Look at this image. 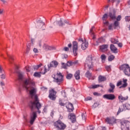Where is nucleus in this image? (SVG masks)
Listing matches in <instances>:
<instances>
[{"mask_svg":"<svg viewBox=\"0 0 130 130\" xmlns=\"http://www.w3.org/2000/svg\"><path fill=\"white\" fill-rule=\"evenodd\" d=\"M100 50L103 52H105L108 50V46L107 45H103L100 46Z\"/></svg>","mask_w":130,"mask_h":130,"instance_id":"nucleus-20","label":"nucleus"},{"mask_svg":"<svg viewBox=\"0 0 130 130\" xmlns=\"http://www.w3.org/2000/svg\"><path fill=\"white\" fill-rule=\"evenodd\" d=\"M34 76L35 77H37V78H40V77H41V74H40V73L39 72H36L34 73Z\"/></svg>","mask_w":130,"mask_h":130,"instance_id":"nucleus-36","label":"nucleus"},{"mask_svg":"<svg viewBox=\"0 0 130 130\" xmlns=\"http://www.w3.org/2000/svg\"><path fill=\"white\" fill-rule=\"evenodd\" d=\"M98 106H99V103H94L92 105L93 108H96V107H98Z\"/></svg>","mask_w":130,"mask_h":130,"instance_id":"nucleus-41","label":"nucleus"},{"mask_svg":"<svg viewBox=\"0 0 130 130\" xmlns=\"http://www.w3.org/2000/svg\"><path fill=\"white\" fill-rule=\"evenodd\" d=\"M30 124L32 125L34 123V121L37 118V111H31L30 113Z\"/></svg>","mask_w":130,"mask_h":130,"instance_id":"nucleus-6","label":"nucleus"},{"mask_svg":"<svg viewBox=\"0 0 130 130\" xmlns=\"http://www.w3.org/2000/svg\"><path fill=\"white\" fill-rule=\"evenodd\" d=\"M89 45V44L88 42L86 41H84V42L82 43L81 45V48L83 50H85L88 48V46Z\"/></svg>","mask_w":130,"mask_h":130,"instance_id":"nucleus-22","label":"nucleus"},{"mask_svg":"<svg viewBox=\"0 0 130 130\" xmlns=\"http://www.w3.org/2000/svg\"><path fill=\"white\" fill-rule=\"evenodd\" d=\"M121 84H122V82L121 81H119L117 83V87H119V86H120V85H121Z\"/></svg>","mask_w":130,"mask_h":130,"instance_id":"nucleus-54","label":"nucleus"},{"mask_svg":"<svg viewBox=\"0 0 130 130\" xmlns=\"http://www.w3.org/2000/svg\"><path fill=\"white\" fill-rule=\"evenodd\" d=\"M130 122L124 120L121 122V128L122 130H129Z\"/></svg>","mask_w":130,"mask_h":130,"instance_id":"nucleus-7","label":"nucleus"},{"mask_svg":"<svg viewBox=\"0 0 130 130\" xmlns=\"http://www.w3.org/2000/svg\"><path fill=\"white\" fill-rule=\"evenodd\" d=\"M118 46H119V47H122V43H119L118 44Z\"/></svg>","mask_w":130,"mask_h":130,"instance_id":"nucleus-60","label":"nucleus"},{"mask_svg":"<svg viewBox=\"0 0 130 130\" xmlns=\"http://www.w3.org/2000/svg\"><path fill=\"white\" fill-rule=\"evenodd\" d=\"M78 41H79L80 42H82V43L84 42V41H83V39H79L78 40Z\"/></svg>","mask_w":130,"mask_h":130,"instance_id":"nucleus-62","label":"nucleus"},{"mask_svg":"<svg viewBox=\"0 0 130 130\" xmlns=\"http://www.w3.org/2000/svg\"><path fill=\"white\" fill-rule=\"evenodd\" d=\"M103 98L107 100H114L115 95L113 94H106L103 95Z\"/></svg>","mask_w":130,"mask_h":130,"instance_id":"nucleus-13","label":"nucleus"},{"mask_svg":"<svg viewBox=\"0 0 130 130\" xmlns=\"http://www.w3.org/2000/svg\"><path fill=\"white\" fill-rule=\"evenodd\" d=\"M8 57H9V60L10 62V63H12V60H14V58L13 57V56H11V55H8Z\"/></svg>","mask_w":130,"mask_h":130,"instance_id":"nucleus-39","label":"nucleus"},{"mask_svg":"<svg viewBox=\"0 0 130 130\" xmlns=\"http://www.w3.org/2000/svg\"><path fill=\"white\" fill-rule=\"evenodd\" d=\"M0 84L1 86H5V83L2 81L1 82Z\"/></svg>","mask_w":130,"mask_h":130,"instance_id":"nucleus-64","label":"nucleus"},{"mask_svg":"<svg viewBox=\"0 0 130 130\" xmlns=\"http://www.w3.org/2000/svg\"><path fill=\"white\" fill-rule=\"evenodd\" d=\"M42 91H47V88L45 87H42L41 88Z\"/></svg>","mask_w":130,"mask_h":130,"instance_id":"nucleus-51","label":"nucleus"},{"mask_svg":"<svg viewBox=\"0 0 130 130\" xmlns=\"http://www.w3.org/2000/svg\"><path fill=\"white\" fill-rule=\"evenodd\" d=\"M113 25L115 28H116V27H119V22L116 20L114 21Z\"/></svg>","mask_w":130,"mask_h":130,"instance_id":"nucleus-35","label":"nucleus"},{"mask_svg":"<svg viewBox=\"0 0 130 130\" xmlns=\"http://www.w3.org/2000/svg\"><path fill=\"white\" fill-rule=\"evenodd\" d=\"M103 24L104 27H105L106 26H108V25H109V22L107 20L103 21Z\"/></svg>","mask_w":130,"mask_h":130,"instance_id":"nucleus-40","label":"nucleus"},{"mask_svg":"<svg viewBox=\"0 0 130 130\" xmlns=\"http://www.w3.org/2000/svg\"><path fill=\"white\" fill-rule=\"evenodd\" d=\"M111 42L112 43H113L114 44H117V43H118V40L114 38H112L111 39Z\"/></svg>","mask_w":130,"mask_h":130,"instance_id":"nucleus-30","label":"nucleus"},{"mask_svg":"<svg viewBox=\"0 0 130 130\" xmlns=\"http://www.w3.org/2000/svg\"><path fill=\"white\" fill-rule=\"evenodd\" d=\"M99 87V84L92 85V86H89V89H96Z\"/></svg>","mask_w":130,"mask_h":130,"instance_id":"nucleus-38","label":"nucleus"},{"mask_svg":"<svg viewBox=\"0 0 130 130\" xmlns=\"http://www.w3.org/2000/svg\"><path fill=\"white\" fill-rule=\"evenodd\" d=\"M110 20H116V12L115 10H113L112 11L109 12V15Z\"/></svg>","mask_w":130,"mask_h":130,"instance_id":"nucleus-15","label":"nucleus"},{"mask_svg":"<svg viewBox=\"0 0 130 130\" xmlns=\"http://www.w3.org/2000/svg\"><path fill=\"white\" fill-rule=\"evenodd\" d=\"M73 51L74 55L77 56L78 55V42L74 41L73 42Z\"/></svg>","mask_w":130,"mask_h":130,"instance_id":"nucleus-10","label":"nucleus"},{"mask_svg":"<svg viewBox=\"0 0 130 130\" xmlns=\"http://www.w3.org/2000/svg\"><path fill=\"white\" fill-rule=\"evenodd\" d=\"M66 108L68 110L69 112H72L74 111V105L71 103H69L68 105L66 106Z\"/></svg>","mask_w":130,"mask_h":130,"instance_id":"nucleus-17","label":"nucleus"},{"mask_svg":"<svg viewBox=\"0 0 130 130\" xmlns=\"http://www.w3.org/2000/svg\"><path fill=\"white\" fill-rule=\"evenodd\" d=\"M106 69L108 72H110V70H111L110 66H106Z\"/></svg>","mask_w":130,"mask_h":130,"instance_id":"nucleus-50","label":"nucleus"},{"mask_svg":"<svg viewBox=\"0 0 130 130\" xmlns=\"http://www.w3.org/2000/svg\"><path fill=\"white\" fill-rule=\"evenodd\" d=\"M49 98L50 99L53 101L55 100L56 98V97H55V95H56V91H54V89H52L51 90H49Z\"/></svg>","mask_w":130,"mask_h":130,"instance_id":"nucleus-11","label":"nucleus"},{"mask_svg":"<svg viewBox=\"0 0 130 130\" xmlns=\"http://www.w3.org/2000/svg\"><path fill=\"white\" fill-rule=\"evenodd\" d=\"M33 46H34V43H33V40H31V43L27 46L26 53H29L30 49H31V48H33Z\"/></svg>","mask_w":130,"mask_h":130,"instance_id":"nucleus-21","label":"nucleus"},{"mask_svg":"<svg viewBox=\"0 0 130 130\" xmlns=\"http://www.w3.org/2000/svg\"><path fill=\"white\" fill-rule=\"evenodd\" d=\"M1 78L2 79V80H5V79H6V75H5V74H3L1 75Z\"/></svg>","mask_w":130,"mask_h":130,"instance_id":"nucleus-49","label":"nucleus"},{"mask_svg":"<svg viewBox=\"0 0 130 130\" xmlns=\"http://www.w3.org/2000/svg\"><path fill=\"white\" fill-rule=\"evenodd\" d=\"M23 73L22 72H18V80L19 81H23Z\"/></svg>","mask_w":130,"mask_h":130,"instance_id":"nucleus-29","label":"nucleus"},{"mask_svg":"<svg viewBox=\"0 0 130 130\" xmlns=\"http://www.w3.org/2000/svg\"><path fill=\"white\" fill-rule=\"evenodd\" d=\"M76 63H78V61L73 62L72 61H68L66 64H64V63L62 62L61 64L62 66V69H64L66 70L67 67H72L73 64H76Z\"/></svg>","mask_w":130,"mask_h":130,"instance_id":"nucleus-9","label":"nucleus"},{"mask_svg":"<svg viewBox=\"0 0 130 130\" xmlns=\"http://www.w3.org/2000/svg\"><path fill=\"white\" fill-rule=\"evenodd\" d=\"M105 121L106 122H107V123H108V124H113V123L115 122V119H114V118H110L107 117L105 119Z\"/></svg>","mask_w":130,"mask_h":130,"instance_id":"nucleus-16","label":"nucleus"},{"mask_svg":"<svg viewBox=\"0 0 130 130\" xmlns=\"http://www.w3.org/2000/svg\"><path fill=\"white\" fill-rule=\"evenodd\" d=\"M109 30H112V24H110L108 26Z\"/></svg>","mask_w":130,"mask_h":130,"instance_id":"nucleus-57","label":"nucleus"},{"mask_svg":"<svg viewBox=\"0 0 130 130\" xmlns=\"http://www.w3.org/2000/svg\"><path fill=\"white\" fill-rule=\"evenodd\" d=\"M102 39H101V38L99 39L98 41H96V42H97L98 43H100V42H101V40H102Z\"/></svg>","mask_w":130,"mask_h":130,"instance_id":"nucleus-63","label":"nucleus"},{"mask_svg":"<svg viewBox=\"0 0 130 130\" xmlns=\"http://www.w3.org/2000/svg\"><path fill=\"white\" fill-rule=\"evenodd\" d=\"M67 79H68V80H71V79H72V78H73V74H68L66 77Z\"/></svg>","mask_w":130,"mask_h":130,"instance_id":"nucleus-37","label":"nucleus"},{"mask_svg":"<svg viewBox=\"0 0 130 130\" xmlns=\"http://www.w3.org/2000/svg\"><path fill=\"white\" fill-rule=\"evenodd\" d=\"M106 55H105V54H102L101 56V58L102 61H105V60H106Z\"/></svg>","mask_w":130,"mask_h":130,"instance_id":"nucleus-33","label":"nucleus"},{"mask_svg":"<svg viewBox=\"0 0 130 130\" xmlns=\"http://www.w3.org/2000/svg\"><path fill=\"white\" fill-rule=\"evenodd\" d=\"M80 70H78L76 72L75 74H74V77L76 80H80Z\"/></svg>","mask_w":130,"mask_h":130,"instance_id":"nucleus-27","label":"nucleus"},{"mask_svg":"<svg viewBox=\"0 0 130 130\" xmlns=\"http://www.w3.org/2000/svg\"><path fill=\"white\" fill-rule=\"evenodd\" d=\"M111 3H112V4H114V3H115L116 6H117V5H119V3H120V0H111Z\"/></svg>","mask_w":130,"mask_h":130,"instance_id":"nucleus-32","label":"nucleus"},{"mask_svg":"<svg viewBox=\"0 0 130 130\" xmlns=\"http://www.w3.org/2000/svg\"><path fill=\"white\" fill-rule=\"evenodd\" d=\"M56 23L57 25H58V26H60V27H62V26H64L65 24H67V25H69V26H71V25H72V22H71L69 20H64L63 21L60 19L59 21H56Z\"/></svg>","mask_w":130,"mask_h":130,"instance_id":"nucleus-8","label":"nucleus"},{"mask_svg":"<svg viewBox=\"0 0 130 130\" xmlns=\"http://www.w3.org/2000/svg\"><path fill=\"white\" fill-rule=\"evenodd\" d=\"M110 49L111 51H112V52H113L114 53H117L118 52L117 48L115 47V46H114V45L113 44H111L110 45Z\"/></svg>","mask_w":130,"mask_h":130,"instance_id":"nucleus-23","label":"nucleus"},{"mask_svg":"<svg viewBox=\"0 0 130 130\" xmlns=\"http://www.w3.org/2000/svg\"><path fill=\"white\" fill-rule=\"evenodd\" d=\"M82 119L83 120H85V119H86V116L85 115V114L84 113L82 114Z\"/></svg>","mask_w":130,"mask_h":130,"instance_id":"nucleus-52","label":"nucleus"},{"mask_svg":"<svg viewBox=\"0 0 130 130\" xmlns=\"http://www.w3.org/2000/svg\"><path fill=\"white\" fill-rule=\"evenodd\" d=\"M63 50H64V51H69V50H70V49H69V48L67 47H65L63 48Z\"/></svg>","mask_w":130,"mask_h":130,"instance_id":"nucleus-55","label":"nucleus"},{"mask_svg":"<svg viewBox=\"0 0 130 130\" xmlns=\"http://www.w3.org/2000/svg\"><path fill=\"white\" fill-rule=\"evenodd\" d=\"M126 87H127V83H123V84L119 88L120 89H121V88H125Z\"/></svg>","mask_w":130,"mask_h":130,"instance_id":"nucleus-45","label":"nucleus"},{"mask_svg":"<svg viewBox=\"0 0 130 130\" xmlns=\"http://www.w3.org/2000/svg\"><path fill=\"white\" fill-rule=\"evenodd\" d=\"M54 82L57 83L58 85H60V83L63 81V76L60 72H57L56 75L53 77Z\"/></svg>","mask_w":130,"mask_h":130,"instance_id":"nucleus-3","label":"nucleus"},{"mask_svg":"<svg viewBox=\"0 0 130 130\" xmlns=\"http://www.w3.org/2000/svg\"><path fill=\"white\" fill-rule=\"evenodd\" d=\"M25 70H26V72H30V71H31L30 69V67H29V66H26L25 67Z\"/></svg>","mask_w":130,"mask_h":130,"instance_id":"nucleus-47","label":"nucleus"},{"mask_svg":"<svg viewBox=\"0 0 130 130\" xmlns=\"http://www.w3.org/2000/svg\"><path fill=\"white\" fill-rule=\"evenodd\" d=\"M125 20L126 22H129L130 21V16H126L125 17Z\"/></svg>","mask_w":130,"mask_h":130,"instance_id":"nucleus-46","label":"nucleus"},{"mask_svg":"<svg viewBox=\"0 0 130 130\" xmlns=\"http://www.w3.org/2000/svg\"><path fill=\"white\" fill-rule=\"evenodd\" d=\"M70 118L72 122V123H75V122H76V115H75L73 114H70Z\"/></svg>","mask_w":130,"mask_h":130,"instance_id":"nucleus-26","label":"nucleus"},{"mask_svg":"<svg viewBox=\"0 0 130 130\" xmlns=\"http://www.w3.org/2000/svg\"><path fill=\"white\" fill-rule=\"evenodd\" d=\"M116 21L119 22L121 20V15H118L117 18L116 17Z\"/></svg>","mask_w":130,"mask_h":130,"instance_id":"nucleus-42","label":"nucleus"},{"mask_svg":"<svg viewBox=\"0 0 130 130\" xmlns=\"http://www.w3.org/2000/svg\"><path fill=\"white\" fill-rule=\"evenodd\" d=\"M0 73L1 74H3V68H2V66H0Z\"/></svg>","mask_w":130,"mask_h":130,"instance_id":"nucleus-61","label":"nucleus"},{"mask_svg":"<svg viewBox=\"0 0 130 130\" xmlns=\"http://www.w3.org/2000/svg\"><path fill=\"white\" fill-rule=\"evenodd\" d=\"M37 26L39 28H41L42 30H45V23H44L42 20H39L37 21Z\"/></svg>","mask_w":130,"mask_h":130,"instance_id":"nucleus-12","label":"nucleus"},{"mask_svg":"<svg viewBox=\"0 0 130 130\" xmlns=\"http://www.w3.org/2000/svg\"><path fill=\"white\" fill-rule=\"evenodd\" d=\"M90 35H92V39H93V40L96 39V37L95 36V35H94V32H93V35L90 34Z\"/></svg>","mask_w":130,"mask_h":130,"instance_id":"nucleus-59","label":"nucleus"},{"mask_svg":"<svg viewBox=\"0 0 130 130\" xmlns=\"http://www.w3.org/2000/svg\"><path fill=\"white\" fill-rule=\"evenodd\" d=\"M35 53H38V49L34 48L33 50Z\"/></svg>","mask_w":130,"mask_h":130,"instance_id":"nucleus-53","label":"nucleus"},{"mask_svg":"<svg viewBox=\"0 0 130 130\" xmlns=\"http://www.w3.org/2000/svg\"><path fill=\"white\" fill-rule=\"evenodd\" d=\"M85 101H89L90 100H92V97L88 96L87 98L85 99Z\"/></svg>","mask_w":130,"mask_h":130,"instance_id":"nucleus-48","label":"nucleus"},{"mask_svg":"<svg viewBox=\"0 0 130 130\" xmlns=\"http://www.w3.org/2000/svg\"><path fill=\"white\" fill-rule=\"evenodd\" d=\"M43 48L46 51H48V50H52V49H53V47L49 46L48 45L46 44H44L43 45Z\"/></svg>","mask_w":130,"mask_h":130,"instance_id":"nucleus-19","label":"nucleus"},{"mask_svg":"<svg viewBox=\"0 0 130 130\" xmlns=\"http://www.w3.org/2000/svg\"><path fill=\"white\" fill-rule=\"evenodd\" d=\"M94 59H93V56L92 55H88L84 62V69L87 71L85 73V76L88 78L89 80H91L92 77V73H90V71H93L94 68Z\"/></svg>","mask_w":130,"mask_h":130,"instance_id":"nucleus-2","label":"nucleus"},{"mask_svg":"<svg viewBox=\"0 0 130 130\" xmlns=\"http://www.w3.org/2000/svg\"><path fill=\"white\" fill-rule=\"evenodd\" d=\"M109 86L111 88L109 89V92L110 93H113V92H114L113 90L115 89V85H114L112 83H110Z\"/></svg>","mask_w":130,"mask_h":130,"instance_id":"nucleus-24","label":"nucleus"},{"mask_svg":"<svg viewBox=\"0 0 130 130\" xmlns=\"http://www.w3.org/2000/svg\"><path fill=\"white\" fill-rule=\"evenodd\" d=\"M106 81V78L102 75H100L99 77V82H104Z\"/></svg>","mask_w":130,"mask_h":130,"instance_id":"nucleus-28","label":"nucleus"},{"mask_svg":"<svg viewBox=\"0 0 130 130\" xmlns=\"http://www.w3.org/2000/svg\"><path fill=\"white\" fill-rule=\"evenodd\" d=\"M120 69L122 71H123V72L125 74V76L129 77L130 67L128 64H123V65L121 66V67H120Z\"/></svg>","mask_w":130,"mask_h":130,"instance_id":"nucleus-4","label":"nucleus"},{"mask_svg":"<svg viewBox=\"0 0 130 130\" xmlns=\"http://www.w3.org/2000/svg\"><path fill=\"white\" fill-rule=\"evenodd\" d=\"M93 95H94V96H100V94H99V93L95 92L93 93Z\"/></svg>","mask_w":130,"mask_h":130,"instance_id":"nucleus-56","label":"nucleus"},{"mask_svg":"<svg viewBox=\"0 0 130 130\" xmlns=\"http://www.w3.org/2000/svg\"><path fill=\"white\" fill-rule=\"evenodd\" d=\"M22 86L27 91H29L30 96L34 100L29 103L31 111H35V110L37 109L38 113H41V111L40 110L41 108V104L39 102V99L36 94L37 89L35 88V83L31 79L27 78L23 81Z\"/></svg>","mask_w":130,"mask_h":130,"instance_id":"nucleus-1","label":"nucleus"},{"mask_svg":"<svg viewBox=\"0 0 130 130\" xmlns=\"http://www.w3.org/2000/svg\"><path fill=\"white\" fill-rule=\"evenodd\" d=\"M58 66V62L55 60L52 61L48 64V71L50 70L51 68H56Z\"/></svg>","mask_w":130,"mask_h":130,"instance_id":"nucleus-14","label":"nucleus"},{"mask_svg":"<svg viewBox=\"0 0 130 130\" xmlns=\"http://www.w3.org/2000/svg\"><path fill=\"white\" fill-rule=\"evenodd\" d=\"M33 68H34V70H38L39 69L37 65V66H34Z\"/></svg>","mask_w":130,"mask_h":130,"instance_id":"nucleus-58","label":"nucleus"},{"mask_svg":"<svg viewBox=\"0 0 130 130\" xmlns=\"http://www.w3.org/2000/svg\"><path fill=\"white\" fill-rule=\"evenodd\" d=\"M94 28L95 27L94 26H92L91 27V28L90 29V31H89V34H92V35L94 34V32H93V29H94Z\"/></svg>","mask_w":130,"mask_h":130,"instance_id":"nucleus-43","label":"nucleus"},{"mask_svg":"<svg viewBox=\"0 0 130 130\" xmlns=\"http://www.w3.org/2000/svg\"><path fill=\"white\" fill-rule=\"evenodd\" d=\"M107 19H108V15L107 13H105L102 17L103 21H107Z\"/></svg>","mask_w":130,"mask_h":130,"instance_id":"nucleus-31","label":"nucleus"},{"mask_svg":"<svg viewBox=\"0 0 130 130\" xmlns=\"http://www.w3.org/2000/svg\"><path fill=\"white\" fill-rule=\"evenodd\" d=\"M114 58H115V57L114 56V55H111L109 56L108 60H109V61H112V60H113V59H114Z\"/></svg>","mask_w":130,"mask_h":130,"instance_id":"nucleus-34","label":"nucleus"},{"mask_svg":"<svg viewBox=\"0 0 130 130\" xmlns=\"http://www.w3.org/2000/svg\"><path fill=\"white\" fill-rule=\"evenodd\" d=\"M126 109H127V108H126V106L125 105L121 106L119 108L118 111L117 113V115H118L120 112H122V111L126 110Z\"/></svg>","mask_w":130,"mask_h":130,"instance_id":"nucleus-18","label":"nucleus"},{"mask_svg":"<svg viewBox=\"0 0 130 130\" xmlns=\"http://www.w3.org/2000/svg\"><path fill=\"white\" fill-rule=\"evenodd\" d=\"M54 125L56 128H58V129H64V128L67 127V125L62 123L60 120L55 122L54 123Z\"/></svg>","mask_w":130,"mask_h":130,"instance_id":"nucleus-5","label":"nucleus"},{"mask_svg":"<svg viewBox=\"0 0 130 130\" xmlns=\"http://www.w3.org/2000/svg\"><path fill=\"white\" fill-rule=\"evenodd\" d=\"M118 99L120 102L122 103L124 101H125V100H127L128 99V96L123 97L122 95H120L118 96Z\"/></svg>","mask_w":130,"mask_h":130,"instance_id":"nucleus-25","label":"nucleus"},{"mask_svg":"<svg viewBox=\"0 0 130 130\" xmlns=\"http://www.w3.org/2000/svg\"><path fill=\"white\" fill-rule=\"evenodd\" d=\"M59 104L60 105V106H64V105H66V104L62 103L61 100H59Z\"/></svg>","mask_w":130,"mask_h":130,"instance_id":"nucleus-44","label":"nucleus"}]
</instances>
